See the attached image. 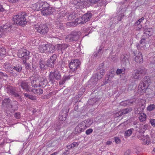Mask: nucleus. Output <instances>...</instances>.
Here are the masks:
<instances>
[{"label":"nucleus","mask_w":155,"mask_h":155,"mask_svg":"<svg viewBox=\"0 0 155 155\" xmlns=\"http://www.w3.org/2000/svg\"><path fill=\"white\" fill-rule=\"evenodd\" d=\"M5 49L4 48L0 49V60L2 59L6 54Z\"/></svg>","instance_id":"nucleus-37"},{"label":"nucleus","mask_w":155,"mask_h":155,"mask_svg":"<svg viewBox=\"0 0 155 155\" xmlns=\"http://www.w3.org/2000/svg\"><path fill=\"white\" fill-rule=\"evenodd\" d=\"M27 17V14L25 12H21L20 13V26H24L26 24L27 22L26 18Z\"/></svg>","instance_id":"nucleus-13"},{"label":"nucleus","mask_w":155,"mask_h":155,"mask_svg":"<svg viewBox=\"0 0 155 155\" xmlns=\"http://www.w3.org/2000/svg\"><path fill=\"white\" fill-rule=\"evenodd\" d=\"M124 13L120 14L117 18V20L119 21L121 20L124 17Z\"/></svg>","instance_id":"nucleus-51"},{"label":"nucleus","mask_w":155,"mask_h":155,"mask_svg":"<svg viewBox=\"0 0 155 155\" xmlns=\"http://www.w3.org/2000/svg\"><path fill=\"white\" fill-rule=\"evenodd\" d=\"M103 75H101V74H100L99 73H97V78H96L97 79V80H100V79H101L103 77Z\"/></svg>","instance_id":"nucleus-56"},{"label":"nucleus","mask_w":155,"mask_h":155,"mask_svg":"<svg viewBox=\"0 0 155 155\" xmlns=\"http://www.w3.org/2000/svg\"><path fill=\"white\" fill-rule=\"evenodd\" d=\"M52 13V8L49 7V5L47 8H45L41 11V14L45 16H49Z\"/></svg>","instance_id":"nucleus-17"},{"label":"nucleus","mask_w":155,"mask_h":155,"mask_svg":"<svg viewBox=\"0 0 155 155\" xmlns=\"http://www.w3.org/2000/svg\"><path fill=\"white\" fill-rule=\"evenodd\" d=\"M2 28L3 31H7V30H8V31H9L11 30V26L9 23H7L5 25L2 26L0 27Z\"/></svg>","instance_id":"nucleus-28"},{"label":"nucleus","mask_w":155,"mask_h":155,"mask_svg":"<svg viewBox=\"0 0 155 155\" xmlns=\"http://www.w3.org/2000/svg\"><path fill=\"white\" fill-rule=\"evenodd\" d=\"M61 77V72L57 69H55L53 71L50 72L49 75V80L51 83L54 82L55 80L60 79Z\"/></svg>","instance_id":"nucleus-3"},{"label":"nucleus","mask_w":155,"mask_h":155,"mask_svg":"<svg viewBox=\"0 0 155 155\" xmlns=\"http://www.w3.org/2000/svg\"><path fill=\"white\" fill-rule=\"evenodd\" d=\"M97 80L96 78L93 79H92V82L94 85H95L97 84Z\"/></svg>","instance_id":"nucleus-60"},{"label":"nucleus","mask_w":155,"mask_h":155,"mask_svg":"<svg viewBox=\"0 0 155 155\" xmlns=\"http://www.w3.org/2000/svg\"><path fill=\"white\" fill-rule=\"evenodd\" d=\"M146 42V39L143 38L140 41V43L141 44H144Z\"/></svg>","instance_id":"nucleus-61"},{"label":"nucleus","mask_w":155,"mask_h":155,"mask_svg":"<svg viewBox=\"0 0 155 155\" xmlns=\"http://www.w3.org/2000/svg\"><path fill=\"white\" fill-rule=\"evenodd\" d=\"M103 47L101 46L97 52H94V56L95 57L100 56L103 53Z\"/></svg>","instance_id":"nucleus-31"},{"label":"nucleus","mask_w":155,"mask_h":155,"mask_svg":"<svg viewBox=\"0 0 155 155\" xmlns=\"http://www.w3.org/2000/svg\"><path fill=\"white\" fill-rule=\"evenodd\" d=\"M81 64L80 61L78 59L72 60L69 64L70 70L72 71H75L79 68Z\"/></svg>","instance_id":"nucleus-8"},{"label":"nucleus","mask_w":155,"mask_h":155,"mask_svg":"<svg viewBox=\"0 0 155 155\" xmlns=\"http://www.w3.org/2000/svg\"><path fill=\"white\" fill-rule=\"evenodd\" d=\"M92 14L90 12L85 14L81 17H80L75 20V22L78 24H83L89 21L91 18Z\"/></svg>","instance_id":"nucleus-2"},{"label":"nucleus","mask_w":155,"mask_h":155,"mask_svg":"<svg viewBox=\"0 0 155 155\" xmlns=\"http://www.w3.org/2000/svg\"><path fill=\"white\" fill-rule=\"evenodd\" d=\"M84 122L85 125H86L87 127H89L92 124V122L91 120H84L83 121Z\"/></svg>","instance_id":"nucleus-44"},{"label":"nucleus","mask_w":155,"mask_h":155,"mask_svg":"<svg viewBox=\"0 0 155 155\" xmlns=\"http://www.w3.org/2000/svg\"><path fill=\"white\" fill-rule=\"evenodd\" d=\"M108 77H106L105 79V82H104V84H107L108 82V81H110V78L111 77V76H110V75H107Z\"/></svg>","instance_id":"nucleus-49"},{"label":"nucleus","mask_w":155,"mask_h":155,"mask_svg":"<svg viewBox=\"0 0 155 155\" xmlns=\"http://www.w3.org/2000/svg\"><path fill=\"white\" fill-rule=\"evenodd\" d=\"M79 33L80 32L74 31H72L70 34L66 36L65 40L67 42L77 41L79 38Z\"/></svg>","instance_id":"nucleus-7"},{"label":"nucleus","mask_w":155,"mask_h":155,"mask_svg":"<svg viewBox=\"0 0 155 155\" xmlns=\"http://www.w3.org/2000/svg\"><path fill=\"white\" fill-rule=\"evenodd\" d=\"M137 70L142 77L147 72V70L144 68H140L137 69Z\"/></svg>","instance_id":"nucleus-26"},{"label":"nucleus","mask_w":155,"mask_h":155,"mask_svg":"<svg viewBox=\"0 0 155 155\" xmlns=\"http://www.w3.org/2000/svg\"><path fill=\"white\" fill-rule=\"evenodd\" d=\"M79 144V143L77 142H74L71 144H70L69 146H67L68 149H71V148L74 147H75L78 146Z\"/></svg>","instance_id":"nucleus-40"},{"label":"nucleus","mask_w":155,"mask_h":155,"mask_svg":"<svg viewBox=\"0 0 155 155\" xmlns=\"http://www.w3.org/2000/svg\"><path fill=\"white\" fill-rule=\"evenodd\" d=\"M5 91L8 94L14 95L15 97L19 96V94L17 93L15 88L12 86H8L5 89Z\"/></svg>","instance_id":"nucleus-12"},{"label":"nucleus","mask_w":155,"mask_h":155,"mask_svg":"<svg viewBox=\"0 0 155 155\" xmlns=\"http://www.w3.org/2000/svg\"><path fill=\"white\" fill-rule=\"evenodd\" d=\"M147 88V87L146 83L143 81L141 82L138 87V91L139 93L143 94L145 92V91Z\"/></svg>","instance_id":"nucleus-15"},{"label":"nucleus","mask_w":155,"mask_h":155,"mask_svg":"<svg viewBox=\"0 0 155 155\" xmlns=\"http://www.w3.org/2000/svg\"><path fill=\"white\" fill-rule=\"evenodd\" d=\"M143 36L146 38H148L149 36H150L151 29L149 28L148 29H145L143 30Z\"/></svg>","instance_id":"nucleus-30"},{"label":"nucleus","mask_w":155,"mask_h":155,"mask_svg":"<svg viewBox=\"0 0 155 155\" xmlns=\"http://www.w3.org/2000/svg\"><path fill=\"white\" fill-rule=\"evenodd\" d=\"M41 52H46L50 53H53L55 51V47L50 44H43L39 48Z\"/></svg>","instance_id":"nucleus-4"},{"label":"nucleus","mask_w":155,"mask_h":155,"mask_svg":"<svg viewBox=\"0 0 155 155\" xmlns=\"http://www.w3.org/2000/svg\"><path fill=\"white\" fill-rule=\"evenodd\" d=\"M31 84L32 87H37L38 85L36 84V80H33L31 82Z\"/></svg>","instance_id":"nucleus-48"},{"label":"nucleus","mask_w":155,"mask_h":155,"mask_svg":"<svg viewBox=\"0 0 155 155\" xmlns=\"http://www.w3.org/2000/svg\"><path fill=\"white\" fill-rule=\"evenodd\" d=\"M135 99H130L122 101L120 103V105L125 107L127 105H130L136 103Z\"/></svg>","instance_id":"nucleus-18"},{"label":"nucleus","mask_w":155,"mask_h":155,"mask_svg":"<svg viewBox=\"0 0 155 155\" xmlns=\"http://www.w3.org/2000/svg\"><path fill=\"white\" fill-rule=\"evenodd\" d=\"M99 73L103 76L105 74V71L104 70L102 69L100 70V72Z\"/></svg>","instance_id":"nucleus-62"},{"label":"nucleus","mask_w":155,"mask_h":155,"mask_svg":"<svg viewBox=\"0 0 155 155\" xmlns=\"http://www.w3.org/2000/svg\"><path fill=\"white\" fill-rule=\"evenodd\" d=\"M57 58L56 55L55 54H53L47 61V64L48 67L53 68Z\"/></svg>","instance_id":"nucleus-11"},{"label":"nucleus","mask_w":155,"mask_h":155,"mask_svg":"<svg viewBox=\"0 0 155 155\" xmlns=\"http://www.w3.org/2000/svg\"><path fill=\"white\" fill-rule=\"evenodd\" d=\"M70 79V76H64L62 79L59 82V84L60 85L63 84L67 80Z\"/></svg>","instance_id":"nucleus-29"},{"label":"nucleus","mask_w":155,"mask_h":155,"mask_svg":"<svg viewBox=\"0 0 155 155\" xmlns=\"http://www.w3.org/2000/svg\"><path fill=\"white\" fill-rule=\"evenodd\" d=\"M134 53L135 56V60L137 63H142L143 62L142 55L141 52L138 51L134 52Z\"/></svg>","instance_id":"nucleus-14"},{"label":"nucleus","mask_w":155,"mask_h":155,"mask_svg":"<svg viewBox=\"0 0 155 155\" xmlns=\"http://www.w3.org/2000/svg\"><path fill=\"white\" fill-rule=\"evenodd\" d=\"M97 101L96 99L95 98H92V99H90L88 101V104L91 105L93 104Z\"/></svg>","instance_id":"nucleus-46"},{"label":"nucleus","mask_w":155,"mask_h":155,"mask_svg":"<svg viewBox=\"0 0 155 155\" xmlns=\"http://www.w3.org/2000/svg\"><path fill=\"white\" fill-rule=\"evenodd\" d=\"M21 87L27 92H31V88L29 86L28 83L25 81H23L21 84Z\"/></svg>","instance_id":"nucleus-22"},{"label":"nucleus","mask_w":155,"mask_h":155,"mask_svg":"<svg viewBox=\"0 0 155 155\" xmlns=\"http://www.w3.org/2000/svg\"><path fill=\"white\" fill-rule=\"evenodd\" d=\"M66 17L68 20H72L76 17L75 12H72L66 15Z\"/></svg>","instance_id":"nucleus-25"},{"label":"nucleus","mask_w":155,"mask_h":155,"mask_svg":"<svg viewBox=\"0 0 155 155\" xmlns=\"http://www.w3.org/2000/svg\"><path fill=\"white\" fill-rule=\"evenodd\" d=\"M68 111L69 110H68L67 109H63L62 111V113H61V114L59 115V119L62 121H64L67 117Z\"/></svg>","instance_id":"nucleus-19"},{"label":"nucleus","mask_w":155,"mask_h":155,"mask_svg":"<svg viewBox=\"0 0 155 155\" xmlns=\"http://www.w3.org/2000/svg\"><path fill=\"white\" fill-rule=\"evenodd\" d=\"M140 124H137L134 126V128L136 129V130L138 131L139 130H140Z\"/></svg>","instance_id":"nucleus-57"},{"label":"nucleus","mask_w":155,"mask_h":155,"mask_svg":"<svg viewBox=\"0 0 155 155\" xmlns=\"http://www.w3.org/2000/svg\"><path fill=\"white\" fill-rule=\"evenodd\" d=\"M64 14L60 13L58 14V18L57 19V21L59 22H61L64 20Z\"/></svg>","instance_id":"nucleus-35"},{"label":"nucleus","mask_w":155,"mask_h":155,"mask_svg":"<svg viewBox=\"0 0 155 155\" xmlns=\"http://www.w3.org/2000/svg\"><path fill=\"white\" fill-rule=\"evenodd\" d=\"M55 26L57 28L63 29H64V25L62 23H61V22H59V23H56Z\"/></svg>","instance_id":"nucleus-42"},{"label":"nucleus","mask_w":155,"mask_h":155,"mask_svg":"<svg viewBox=\"0 0 155 155\" xmlns=\"http://www.w3.org/2000/svg\"><path fill=\"white\" fill-rule=\"evenodd\" d=\"M144 19V18L143 17L139 19L138 21H137L135 23L136 25H139L140 22L142 21Z\"/></svg>","instance_id":"nucleus-54"},{"label":"nucleus","mask_w":155,"mask_h":155,"mask_svg":"<svg viewBox=\"0 0 155 155\" xmlns=\"http://www.w3.org/2000/svg\"><path fill=\"white\" fill-rule=\"evenodd\" d=\"M150 139L149 136L147 135L146 136L144 137V138L143 140V144H147L148 143V144H149L150 142Z\"/></svg>","instance_id":"nucleus-41"},{"label":"nucleus","mask_w":155,"mask_h":155,"mask_svg":"<svg viewBox=\"0 0 155 155\" xmlns=\"http://www.w3.org/2000/svg\"><path fill=\"white\" fill-rule=\"evenodd\" d=\"M130 56L127 54H123L121 55L120 60L122 63L125 65L130 64L129 58Z\"/></svg>","instance_id":"nucleus-16"},{"label":"nucleus","mask_w":155,"mask_h":155,"mask_svg":"<svg viewBox=\"0 0 155 155\" xmlns=\"http://www.w3.org/2000/svg\"><path fill=\"white\" fill-rule=\"evenodd\" d=\"M130 150H128L124 153V155H129L130 153Z\"/></svg>","instance_id":"nucleus-63"},{"label":"nucleus","mask_w":155,"mask_h":155,"mask_svg":"<svg viewBox=\"0 0 155 155\" xmlns=\"http://www.w3.org/2000/svg\"><path fill=\"white\" fill-rule=\"evenodd\" d=\"M39 67L41 71H44L46 70L48 67L47 64V63L45 62L42 59H40L39 61Z\"/></svg>","instance_id":"nucleus-21"},{"label":"nucleus","mask_w":155,"mask_h":155,"mask_svg":"<svg viewBox=\"0 0 155 155\" xmlns=\"http://www.w3.org/2000/svg\"><path fill=\"white\" fill-rule=\"evenodd\" d=\"M22 48H20V54H21V61L25 64V67L27 69H29L30 68V64L26 63V61L29 58L30 52L27 50L24 49V46H22ZM20 48L21 47H20Z\"/></svg>","instance_id":"nucleus-1"},{"label":"nucleus","mask_w":155,"mask_h":155,"mask_svg":"<svg viewBox=\"0 0 155 155\" xmlns=\"http://www.w3.org/2000/svg\"><path fill=\"white\" fill-rule=\"evenodd\" d=\"M35 5L36 10L42 11L45 8H47L48 7L49 5L46 2L40 1L37 2Z\"/></svg>","instance_id":"nucleus-10"},{"label":"nucleus","mask_w":155,"mask_h":155,"mask_svg":"<svg viewBox=\"0 0 155 155\" xmlns=\"http://www.w3.org/2000/svg\"><path fill=\"white\" fill-rule=\"evenodd\" d=\"M149 80L150 77L149 76H145L144 78V81L145 82V83L147 82V83Z\"/></svg>","instance_id":"nucleus-58"},{"label":"nucleus","mask_w":155,"mask_h":155,"mask_svg":"<svg viewBox=\"0 0 155 155\" xmlns=\"http://www.w3.org/2000/svg\"><path fill=\"white\" fill-rule=\"evenodd\" d=\"M122 115V112H121L120 110L115 113L114 114V117H118L119 116H121Z\"/></svg>","instance_id":"nucleus-50"},{"label":"nucleus","mask_w":155,"mask_h":155,"mask_svg":"<svg viewBox=\"0 0 155 155\" xmlns=\"http://www.w3.org/2000/svg\"><path fill=\"white\" fill-rule=\"evenodd\" d=\"M84 123V122L83 121L79 124L78 125L79 127H81V129H82L83 131H84V130L87 128L86 125H85V124Z\"/></svg>","instance_id":"nucleus-43"},{"label":"nucleus","mask_w":155,"mask_h":155,"mask_svg":"<svg viewBox=\"0 0 155 155\" xmlns=\"http://www.w3.org/2000/svg\"><path fill=\"white\" fill-rule=\"evenodd\" d=\"M69 151L68 150H67L64 152L63 154L62 155H69Z\"/></svg>","instance_id":"nucleus-64"},{"label":"nucleus","mask_w":155,"mask_h":155,"mask_svg":"<svg viewBox=\"0 0 155 155\" xmlns=\"http://www.w3.org/2000/svg\"><path fill=\"white\" fill-rule=\"evenodd\" d=\"M93 130L91 128H89L86 131V134L87 135H89L93 132Z\"/></svg>","instance_id":"nucleus-52"},{"label":"nucleus","mask_w":155,"mask_h":155,"mask_svg":"<svg viewBox=\"0 0 155 155\" xmlns=\"http://www.w3.org/2000/svg\"><path fill=\"white\" fill-rule=\"evenodd\" d=\"M13 103L15 105V106L13 104H11V100L9 98H6L3 100L2 102V105L3 107H6L9 109L12 108V110H15V108L18 106L17 107V102L16 101H14Z\"/></svg>","instance_id":"nucleus-5"},{"label":"nucleus","mask_w":155,"mask_h":155,"mask_svg":"<svg viewBox=\"0 0 155 155\" xmlns=\"http://www.w3.org/2000/svg\"><path fill=\"white\" fill-rule=\"evenodd\" d=\"M144 136L143 135L140 134L139 135H138L137 136V138L139 139L140 140H143V139L144 138Z\"/></svg>","instance_id":"nucleus-53"},{"label":"nucleus","mask_w":155,"mask_h":155,"mask_svg":"<svg viewBox=\"0 0 155 155\" xmlns=\"http://www.w3.org/2000/svg\"><path fill=\"white\" fill-rule=\"evenodd\" d=\"M149 127V126L147 124H140V130H138V132L140 133L143 134Z\"/></svg>","instance_id":"nucleus-23"},{"label":"nucleus","mask_w":155,"mask_h":155,"mask_svg":"<svg viewBox=\"0 0 155 155\" xmlns=\"http://www.w3.org/2000/svg\"><path fill=\"white\" fill-rule=\"evenodd\" d=\"M13 69L14 70H16L18 72H19V67L18 66H14L13 67Z\"/></svg>","instance_id":"nucleus-59"},{"label":"nucleus","mask_w":155,"mask_h":155,"mask_svg":"<svg viewBox=\"0 0 155 155\" xmlns=\"http://www.w3.org/2000/svg\"><path fill=\"white\" fill-rule=\"evenodd\" d=\"M132 110V109L131 107H129L128 108H125L124 109H123L120 110L122 112V114H125L128 113L129 112H131Z\"/></svg>","instance_id":"nucleus-34"},{"label":"nucleus","mask_w":155,"mask_h":155,"mask_svg":"<svg viewBox=\"0 0 155 155\" xmlns=\"http://www.w3.org/2000/svg\"><path fill=\"white\" fill-rule=\"evenodd\" d=\"M19 16L18 15H15L13 16V21L14 25H18L19 24Z\"/></svg>","instance_id":"nucleus-27"},{"label":"nucleus","mask_w":155,"mask_h":155,"mask_svg":"<svg viewBox=\"0 0 155 155\" xmlns=\"http://www.w3.org/2000/svg\"><path fill=\"white\" fill-rule=\"evenodd\" d=\"M83 130L81 129V127H79L78 125L76 126L74 129V133L76 134H79L81 132L83 131Z\"/></svg>","instance_id":"nucleus-39"},{"label":"nucleus","mask_w":155,"mask_h":155,"mask_svg":"<svg viewBox=\"0 0 155 155\" xmlns=\"http://www.w3.org/2000/svg\"><path fill=\"white\" fill-rule=\"evenodd\" d=\"M23 94L25 97L29 99L32 100L33 101H35L37 99L36 97L35 96L31 95L28 94L27 93H24Z\"/></svg>","instance_id":"nucleus-33"},{"label":"nucleus","mask_w":155,"mask_h":155,"mask_svg":"<svg viewBox=\"0 0 155 155\" xmlns=\"http://www.w3.org/2000/svg\"><path fill=\"white\" fill-rule=\"evenodd\" d=\"M133 130L134 129L133 128H131L126 130L124 134V136L125 137H126L130 136Z\"/></svg>","instance_id":"nucleus-38"},{"label":"nucleus","mask_w":155,"mask_h":155,"mask_svg":"<svg viewBox=\"0 0 155 155\" xmlns=\"http://www.w3.org/2000/svg\"><path fill=\"white\" fill-rule=\"evenodd\" d=\"M132 77L134 79H139L140 78H142L138 71H137V70L135 73L133 74Z\"/></svg>","instance_id":"nucleus-36"},{"label":"nucleus","mask_w":155,"mask_h":155,"mask_svg":"<svg viewBox=\"0 0 155 155\" xmlns=\"http://www.w3.org/2000/svg\"><path fill=\"white\" fill-rule=\"evenodd\" d=\"M100 0H78L77 4L78 5H83L89 7L92 5L96 3Z\"/></svg>","instance_id":"nucleus-9"},{"label":"nucleus","mask_w":155,"mask_h":155,"mask_svg":"<svg viewBox=\"0 0 155 155\" xmlns=\"http://www.w3.org/2000/svg\"><path fill=\"white\" fill-rule=\"evenodd\" d=\"M150 122L152 126L155 127V119H150Z\"/></svg>","instance_id":"nucleus-55"},{"label":"nucleus","mask_w":155,"mask_h":155,"mask_svg":"<svg viewBox=\"0 0 155 155\" xmlns=\"http://www.w3.org/2000/svg\"><path fill=\"white\" fill-rule=\"evenodd\" d=\"M125 69H120L118 68L116 71V73L117 75L122 74H124L125 73Z\"/></svg>","instance_id":"nucleus-45"},{"label":"nucleus","mask_w":155,"mask_h":155,"mask_svg":"<svg viewBox=\"0 0 155 155\" xmlns=\"http://www.w3.org/2000/svg\"><path fill=\"white\" fill-rule=\"evenodd\" d=\"M31 92L36 95H40L43 94V91L41 88H32L31 89Z\"/></svg>","instance_id":"nucleus-24"},{"label":"nucleus","mask_w":155,"mask_h":155,"mask_svg":"<svg viewBox=\"0 0 155 155\" xmlns=\"http://www.w3.org/2000/svg\"><path fill=\"white\" fill-rule=\"evenodd\" d=\"M68 45L67 44H57V49L58 52L63 53V51L66 49L68 47Z\"/></svg>","instance_id":"nucleus-20"},{"label":"nucleus","mask_w":155,"mask_h":155,"mask_svg":"<svg viewBox=\"0 0 155 155\" xmlns=\"http://www.w3.org/2000/svg\"><path fill=\"white\" fill-rule=\"evenodd\" d=\"M35 29L37 31L42 35H44L48 32L49 28L46 24H41L35 26Z\"/></svg>","instance_id":"nucleus-6"},{"label":"nucleus","mask_w":155,"mask_h":155,"mask_svg":"<svg viewBox=\"0 0 155 155\" xmlns=\"http://www.w3.org/2000/svg\"><path fill=\"white\" fill-rule=\"evenodd\" d=\"M155 108V105L154 104H150L148 106L147 109L148 111H151L153 110Z\"/></svg>","instance_id":"nucleus-47"},{"label":"nucleus","mask_w":155,"mask_h":155,"mask_svg":"<svg viewBox=\"0 0 155 155\" xmlns=\"http://www.w3.org/2000/svg\"><path fill=\"white\" fill-rule=\"evenodd\" d=\"M147 116L144 113H141L139 116V119L141 122L145 121L146 120Z\"/></svg>","instance_id":"nucleus-32"}]
</instances>
